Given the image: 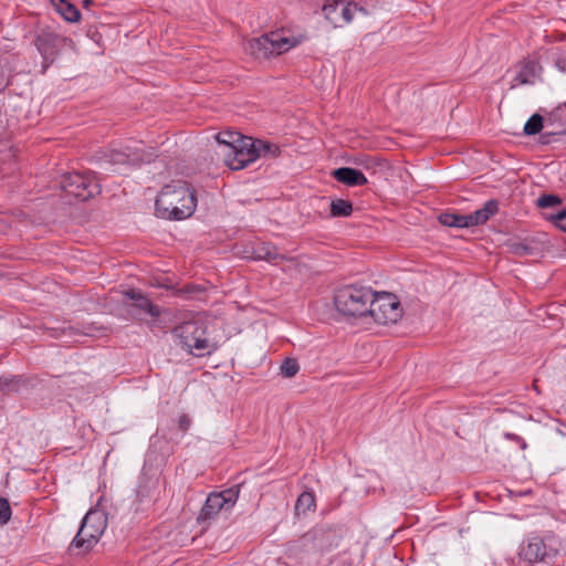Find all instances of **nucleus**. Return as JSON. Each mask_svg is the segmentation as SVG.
<instances>
[{
	"mask_svg": "<svg viewBox=\"0 0 566 566\" xmlns=\"http://www.w3.org/2000/svg\"><path fill=\"white\" fill-rule=\"evenodd\" d=\"M207 323L202 318L185 321L174 327L172 334L179 338L181 347L195 357L210 356L218 345L207 337Z\"/></svg>",
	"mask_w": 566,
	"mask_h": 566,
	"instance_id": "7ed1b4c3",
	"label": "nucleus"
},
{
	"mask_svg": "<svg viewBox=\"0 0 566 566\" xmlns=\"http://www.w3.org/2000/svg\"><path fill=\"white\" fill-rule=\"evenodd\" d=\"M60 188L67 196L86 201L101 193V185L90 172H67L62 176Z\"/></svg>",
	"mask_w": 566,
	"mask_h": 566,
	"instance_id": "6e6552de",
	"label": "nucleus"
},
{
	"mask_svg": "<svg viewBox=\"0 0 566 566\" xmlns=\"http://www.w3.org/2000/svg\"><path fill=\"white\" fill-rule=\"evenodd\" d=\"M331 175L338 182L349 187L365 186L368 184L366 176L359 169L352 167L336 168Z\"/></svg>",
	"mask_w": 566,
	"mask_h": 566,
	"instance_id": "dca6fc26",
	"label": "nucleus"
},
{
	"mask_svg": "<svg viewBox=\"0 0 566 566\" xmlns=\"http://www.w3.org/2000/svg\"><path fill=\"white\" fill-rule=\"evenodd\" d=\"M107 527L106 515L98 510H90L81 522V526L67 547L71 556H83L98 543Z\"/></svg>",
	"mask_w": 566,
	"mask_h": 566,
	"instance_id": "20e7f679",
	"label": "nucleus"
},
{
	"mask_svg": "<svg viewBox=\"0 0 566 566\" xmlns=\"http://www.w3.org/2000/svg\"><path fill=\"white\" fill-rule=\"evenodd\" d=\"M300 44L296 38L283 36L277 32L263 34L247 41L244 51L256 60H269L287 52Z\"/></svg>",
	"mask_w": 566,
	"mask_h": 566,
	"instance_id": "423d86ee",
	"label": "nucleus"
},
{
	"mask_svg": "<svg viewBox=\"0 0 566 566\" xmlns=\"http://www.w3.org/2000/svg\"><path fill=\"white\" fill-rule=\"evenodd\" d=\"M374 291L369 286L345 285L335 291L334 304L338 313L347 317L368 315Z\"/></svg>",
	"mask_w": 566,
	"mask_h": 566,
	"instance_id": "39448f33",
	"label": "nucleus"
},
{
	"mask_svg": "<svg viewBox=\"0 0 566 566\" xmlns=\"http://www.w3.org/2000/svg\"><path fill=\"white\" fill-rule=\"evenodd\" d=\"M313 530L315 532L316 552L318 553L331 552L338 547L343 538L342 531L336 527L321 526Z\"/></svg>",
	"mask_w": 566,
	"mask_h": 566,
	"instance_id": "4468645a",
	"label": "nucleus"
},
{
	"mask_svg": "<svg viewBox=\"0 0 566 566\" xmlns=\"http://www.w3.org/2000/svg\"><path fill=\"white\" fill-rule=\"evenodd\" d=\"M96 158L102 165L109 166H137L144 161L143 153L128 146L120 149H103L96 153Z\"/></svg>",
	"mask_w": 566,
	"mask_h": 566,
	"instance_id": "f8f14e48",
	"label": "nucleus"
},
{
	"mask_svg": "<svg viewBox=\"0 0 566 566\" xmlns=\"http://www.w3.org/2000/svg\"><path fill=\"white\" fill-rule=\"evenodd\" d=\"M564 553V543L554 532H532L520 543L517 558L526 566H560L557 562Z\"/></svg>",
	"mask_w": 566,
	"mask_h": 566,
	"instance_id": "f257e3e1",
	"label": "nucleus"
},
{
	"mask_svg": "<svg viewBox=\"0 0 566 566\" xmlns=\"http://www.w3.org/2000/svg\"><path fill=\"white\" fill-rule=\"evenodd\" d=\"M359 11L367 14V10L359 7L356 2H347L346 0H325L322 12L325 19L334 27L342 28L352 22L354 12Z\"/></svg>",
	"mask_w": 566,
	"mask_h": 566,
	"instance_id": "9d476101",
	"label": "nucleus"
},
{
	"mask_svg": "<svg viewBox=\"0 0 566 566\" xmlns=\"http://www.w3.org/2000/svg\"><path fill=\"white\" fill-rule=\"evenodd\" d=\"M368 315L377 324L397 323L402 316V308L398 297L388 292L376 293L370 300Z\"/></svg>",
	"mask_w": 566,
	"mask_h": 566,
	"instance_id": "1a4fd4ad",
	"label": "nucleus"
},
{
	"mask_svg": "<svg viewBox=\"0 0 566 566\" xmlns=\"http://www.w3.org/2000/svg\"><path fill=\"white\" fill-rule=\"evenodd\" d=\"M280 370L284 377L292 378L298 373L300 365L295 358L286 357L283 360Z\"/></svg>",
	"mask_w": 566,
	"mask_h": 566,
	"instance_id": "2f4dec72",
	"label": "nucleus"
},
{
	"mask_svg": "<svg viewBox=\"0 0 566 566\" xmlns=\"http://www.w3.org/2000/svg\"><path fill=\"white\" fill-rule=\"evenodd\" d=\"M224 510L222 501H219V496H216L214 493H210L202 505L199 516L197 517L198 523H203L213 518L220 511Z\"/></svg>",
	"mask_w": 566,
	"mask_h": 566,
	"instance_id": "6ab92c4d",
	"label": "nucleus"
},
{
	"mask_svg": "<svg viewBox=\"0 0 566 566\" xmlns=\"http://www.w3.org/2000/svg\"><path fill=\"white\" fill-rule=\"evenodd\" d=\"M287 553L291 556L300 557L302 554L316 552L315 532L310 530L297 539L287 543Z\"/></svg>",
	"mask_w": 566,
	"mask_h": 566,
	"instance_id": "f3484780",
	"label": "nucleus"
},
{
	"mask_svg": "<svg viewBox=\"0 0 566 566\" xmlns=\"http://www.w3.org/2000/svg\"><path fill=\"white\" fill-rule=\"evenodd\" d=\"M191 420L188 415L184 413L178 419V428L180 431L186 432L190 428Z\"/></svg>",
	"mask_w": 566,
	"mask_h": 566,
	"instance_id": "f704fd0d",
	"label": "nucleus"
},
{
	"mask_svg": "<svg viewBox=\"0 0 566 566\" xmlns=\"http://www.w3.org/2000/svg\"><path fill=\"white\" fill-rule=\"evenodd\" d=\"M255 150L259 153V157L276 158L281 155L280 146L274 143L256 138Z\"/></svg>",
	"mask_w": 566,
	"mask_h": 566,
	"instance_id": "a878e982",
	"label": "nucleus"
},
{
	"mask_svg": "<svg viewBox=\"0 0 566 566\" xmlns=\"http://www.w3.org/2000/svg\"><path fill=\"white\" fill-rule=\"evenodd\" d=\"M543 126H544V118L542 115L536 113V114H533L527 119V122L524 125L523 133L526 136H533V135L541 133V130L543 129Z\"/></svg>",
	"mask_w": 566,
	"mask_h": 566,
	"instance_id": "c85d7f7f",
	"label": "nucleus"
},
{
	"mask_svg": "<svg viewBox=\"0 0 566 566\" xmlns=\"http://www.w3.org/2000/svg\"><path fill=\"white\" fill-rule=\"evenodd\" d=\"M545 219L559 230L566 232V207L560 208L555 213L546 214Z\"/></svg>",
	"mask_w": 566,
	"mask_h": 566,
	"instance_id": "7c9ffc66",
	"label": "nucleus"
},
{
	"mask_svg": "<svg viewBox=\"0 0 566 566\" xmlns=\"http://www.w3.org/2000/svg\"><path fill=\"white\" fill-rule=\"evenodd\" d=\"M33 44L42 57L40 74L44 75L60 53L66 46L73 48L74 42L72 39L57 34L49 28H43L36 32Z\"/></svg>",
	"mask_w": 566,
	"mask_h": 566,
	"instance_id": "0eeeda50",
	"label": "nucleus"
},
{
	"mask_svg": "<svg viewBox=\"0 0 566 566\" xmlns=\"http://www.w3.org/2000/svg\"><path fill=\"white\" fill-rule=\"evenodd\" d=\"M559 134H565V135H566V129H565V130H563V132H560Z\"/></svg>",
	"mask_w": 566,
	"mask_h": 566,
	"instance_id": "ea45409f",
	"label": "nucleus"
},
{
	"mask_svg": "<svg viewBox=\"0 0 566 566\" xmlns=\"http://www.w3.org/2000/svg\"><path fill=\"white\" fill-rule=\"evenodd\" d=\"M555 66L560 71L566 73V51L562 52L556 59H555Z\"/></svg>",
	"mask_w": 566,
	"mask_h": 566,
	"instance_id": "c9c22d12",
	"label": "nucleus"
},
{
	"mask_svg": "<svg viewBox=\"0 0 566 566\" xmlns=\"http://www.w3.org/2000/svg\"><path fill=\"white\" fill-rule=\"evenodd\" d=\"M542 66L538 61L526 59L518 65L513 82L517 85L534 84L537 76H539Z\"/></svg>",
	"mask_w": 566,
	"mask_h": 566,
	"instance_id": "2eb2a0df",
	"label": "nucleus"
},
{
	"mask_svg": "<svg viewBox=\"0 0 566 566\" xmlns=\"http://www.w3.org/2000/svg\"><path fill=\"white\" fill-rule=\"evenodd\" d=\"M332 218H345L353 213V203L349 200L336 198L331 201L329 205Z\"/></svg>",
	"mask_w": 566,
	"mask_h": 566,
	"instance_id": "5701e85b",
	"label": "nucleus"
},
{
	"mask_svg": "<svg viewBox=\"0 0 566 566\" xmlns=\"http://www.w3.org/2000/svg\"><path fill=\"white\" fill-rule=\"evenodd\" d=\"M564 108L563 107H557L555 108L551 114H549V120H558L560 118V112H563Z\"/></svg>",
	"mask_w": 566,
	"mask_h": 566,
	"instance_id": "e433bc0d",
	"label": "nucleus"
},
{
	"mask_svg": "<svg viewBox=\"0 0 566 566\" xmlns=\"http://www.w3.org/2000/svg\"><path fill=\"white\" fill-rule=\"evenodd\" d=\"M224 163L231 170H241L259 158L255 150V138H243L230 151H224Z\"/></svg>",
	"mask_w": 566,
	"mask_h": 566,
	"instance_id": "9b49d317",
	"label": "nucleus"
},
{
	"mask_svg": "<svg viewBox=\"0 0 566 566\" xmlns=\"http://www.w3.org/2000/svg\"><path fill=\"white\" fill-rule=\"evenodd\" d=\"M12 510L8 499L0 496V526L6 525L11 518Z\"/></svg>",
	"mask_w": 566,
	"mask_h": 566,
	"instance_id": "473e14b6",
	"label": "nucleus"
},
{
	"mask_svg": "<svg viewBox=\"0 0 566 566\" xmlns=\"http://www.w3.org/2000/svg\"><path fill=\"white\" fill-rule=\"evenodd\" d=\"M511 252L517 256L536 255L537 249L527 239L510 244Z\"/></svg>",
	"mask_w": 566,
	"mask_h": 566,
	"instance_id": "cd10ccee",
	"label": "nucleus"
},
{
	"mask_svg": "<svg viewBox=\"0 0 566 566\" xmlns=\"http://www.w3.org/2000/svg\"><path fill=\"white\" fill-rule=\"evenodd\" d=\"M125 296L132 301L130 314L134 317L143 319V315L157 318L160 316L161 311L158 305L154 304L145 294L135 289H129L125 292Z\"/></svg>",
	"mask_w": 566,
	"mask_h": 566,
	"instance_id": "ddd939ff",
	"label": "nucleus"
},
{
	"mask_svg": "<svg viewBox=\"0 0 566 566\" xmlns=\"http://www.w3.org/2000/svg\"><path fill=\"white\" fill-rule=\"evenodd\" d=\"M253 259L277 262L284 260V255L277 251V248L270 242H261L253 249Z\"/></svg>",
	"mask_w": 566,
	"mask_h": 566,
	"instance_id": "aec40b11",
	"label": "nucleus"
},
{
	"mask_svg": "<svg viewBox=\"0 0 566 566\" xmlns=\"http://www.w3.org/2000/svg\"><path fill=\"white\" fill-rule=\"evenodd\" d=\"M438 220L442 226H446V227H453V228H461V229L462 228H471V224H469V214L444 212L438 217Z\"/></svg>",
	"mask_w": 566,
	"mask_h": 566,
	"instance_id": "4be33fe9",
	"label": "nucleus"
},
{
	"mask_svg": "<svg viewBox=\"0 0 566 566\" xmlns=\"http://www.w3.org/2000/svg\"><path fill=\"white\" fill-rule=\"evenodd\" d=\"M556 133H544L541 135V143L542 144H549L551 143V138L553 136H555Z\"/></svg>",
	"mask_w": 566,
	"mask_h": 566,
	"instance_id": "4c0bfd02",
	"label": "nucleus"
},
{
	"mask_svg": "<svg viewBox=\"0 0 566 566\" xmlns=\"http://www.w3.org/2000/svg\"><path fill=\"white\" fill-rule=\"evenodd\" d=\"M499 206L500 202L496 199L485 201L482 208L469 213V224H471V227H475L486 223L499 212Z\"/></svg>",
	"mask_w": 566,
	"mask_h": 566,
	"instance_id": "a211bd4d",
	"label": "nucleus"
},
{
	"mask_svg": "<svg viewBox=\"0 0 566 566\" xmlns=\"http://www.w3.org/2000/svg\"><path fill=\"white\" fill-rule=\"evenodd\" d=\"M196 207V190L184 180L164 186L155 201L156 214L167 220H185L193 214Z\"/></svg>",
	"mask_w": 566,
	"mask_h": 566,
	"instance_id": "f03ea898",
	"label": "nucleus"
},
{
	"mask_svg": "<svg viewBox=\"0 0 566 566\" xmlns=\"http://www.w3.org/2000/svg\"><path fill=\"white\" fill-rule=\"evenodd\" d=\"M244 135H242L239 132H232V130H223L216 135V139L219 145L224 146V151H230L242 138Z\"/></svg>",
	"mask_w": 566,
	"mask_h": 566,
	"instance_id": "393cba45",
	"label": "nucleus"
},
{
	"mask_svg": "<svg viewBox=\"0 0 566 566\" xmlns=\"http://www.w3.org/2000/svg\"><path fill=\"white\" fill-rule=\"evenodd\" d=\"M216 496H219V501L223 502L226 506V511H229L233 507L239 499L240 489L238 485L226 489L221 492H213Z\"/></svg>",
	"mask_w": 566,
	"mask_h": 566,
	"instance_id": "bb28decb",
	"label": "nucleus"
},
{
	"mask_svg": "<svg viewBox=\"0 0 566 566\" xmlns=\"http://www.w3.org/2000/svg\"><path fill=\"white\" fill-rule=\"evenodd\" d=\"M503 436L506 440L514 441V442L518 443V446L522 450H525L527 448V443L522 437H520L515 433H512V432H504Z\"/></svg>",
	"mask_w": 566,
	"mask_h": 566,
	"instance_id": "72a5a7b5",
	"label": "nucleus"
},
{
	"mask_svg": "<svg viewBox=\"0 0 566 566\" xmlns=\"http://www.w3.org/2000/svg\"><path fill=\"white\" fill-rule=\"evenodd\" d=\"M92 3V0H83L84 7H88Z\"/></svg>",
	"mask_w": 566,
	"mask_h": 566,
	"instance_id": "58836bf2",
	"label": "nucleus"
},
{
	"mask_svg": "<svg viewBox=\"0 0 566 566\" xmlns=\"http://www.w3.org/2000/svg\"><path fill=\"white\" fill-rule=\"evenodd\" d=\"M316 507L315 494L313 492H303L298 495L295 503V514L297 516L305 515L310 511H314Z\"/></svg>",
	"mask_w": 566,
	"mask_h": 566,
	"instance_id": "b1692460",
	"label": "nucleus"
},
{
	"mask_svg": "<svg viewBox=\"0 0 566 566\" xmlns=\"http://www.w3.org/2000/svg\"><path fill=\"white\" fill-rule=\"evenodd\" d=\"M57 12L69 22H76L81 18L80 10L69 0H51Z\"/></svg>",
	"mask_w": 566,
	"mask_h": 566,
	"instance_id": "412c9836",
	"label": "nucleus"
},
{
	"mask_svg": "<svg viewBox=\"0 0 566 566\" xmlns=\"http://www.w3.org/2000/svg\"><path fill=\"white\" fill-rule=\"evenodd\" d=\"M562 198L555 193H542L536 199V207L539 209L557 208L562 206Z\"/></svg>",
	"mask_w": 566,
	"mask_h": 566,
	"instance_id": "c756f323",
	"label": "nucleus"
}]
</instances>
